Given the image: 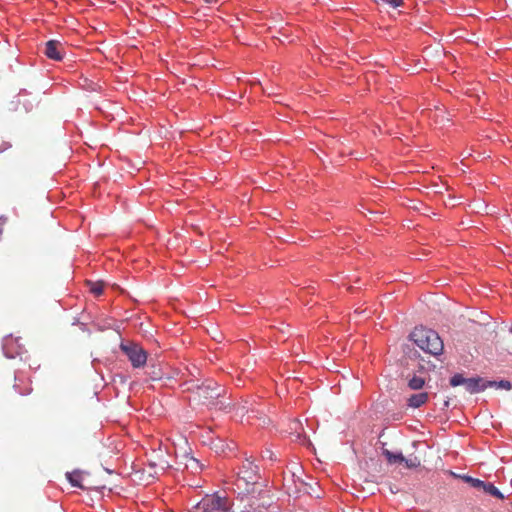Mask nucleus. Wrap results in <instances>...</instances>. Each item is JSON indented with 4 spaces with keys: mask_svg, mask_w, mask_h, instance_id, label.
Listing matches in <instances>:
<instances>
[{
    "mask_svg": "<svg viewBox=\"0 0 512 512\" xmlns=\"http://www.w3.org/2000/svg\"><path fill=\"white\" fill-rule=\"evenodd\" d=\"M410 338L420 349L431 355L437 356L443 352V341L434 330L416 327Z\"/></svg>",
    "mask_w": 512,
    "mask_h": 512,
    "instance_id": "nucleus-1",
    "label": "nucleus"
},
{
    "mask_svg": "<svg viewBox=\"0 0 512 512\" xmlns=\"http://www.w3.org/2000/svg\"><path fill=\"white\" fill-rule=\"evenodd\" d=\"M195 399L204 405L215 406L219 409H225L226 405L218 399L223 397L225 389L212 380L204 382L202 385L197 386L194 392Z\"/></svg>",
    "mask_w": 512,
    "mask_h": 512,
    "instance_id": "nucleus-2",
    "label": "nucleus"
},
{
    "mask_svg": "<svg viewBox=\"0 0 512 512\" xmlns=\"http://www.w3.org/2000/svg\"><path fill=\"white\" fill-rule=\"evenodd\" d=\"M259 478L258 467L254 464L253 457L250 456L245 459L238 472L236 485L239 489L243 488L246 493H255L258 488Z\"/></svg>",
    "mask_w": 512,
    "mask_h": 512,
    "instance_id": "nucleus-3",
    "label": "nucleus"
},
{
    "mask_svg": "<svg viewBox=\"0 0 512 512\" xmlns=\"http://www.w3.org/2000/svg\"><path fill=\"white\" fill-rule=\"evenodd\" d=\"M230 502L228 498L217 494L206 495L192 508V512H228Z\"/></svg>",
    "mask_w": 512,
    "mask_h": 512,
    "instance_id": "nucleus-4",
    "label": "nucleus"
},
{
    "mask_svg": "<svg viewBox=\"0 0 512 512\" xmlns=\"http://www.w3.org/2000/svg\"><path fill=\"white\" fill-rule=\"evenodd\" d=\"M121 350L128 357L134 368H139L145 365L147 361V354L146 351L138 344H121Z\"/></svg>",
    "mask_w": 512,
    "mask_h": 512,
    "instance_id": "nucleus-5",
    "label": "nucleus"
},
{
    "mask_svg": "<svg viewBox=\"0 0 512 512\" xmlns=\"http://www.w3.org/2000/svg\"><path fill=\"white\" fill-rule=\"evenodd\" d=\"M43 53L51 60L61 61L65 56V44L60 40H49L45 43Z\"/></svg>",
    "mask_w": 512,
    "mask_h": 512,
    "instance_id": "nucleus-6",
    "label": "nucleus"
},
{
    "mask_svg": "<svg viewBox=\"0 0 512 512\" xmlns=\"http://www.w3.org/2000/svg\"><path fill=\"white\" fill-rule=\"evenodd\" d=\"M19 340L20 338L13 336H8L4 339L3 350L8 357L14 358L15 355H21L23 353L24 348L22 344L19 343Z\"/></svg>",
    "mask_w": 512,
    "mask_h": 512,
    "instance_id": "nucleus-7",
    "label": "nucleus"
},
{
    "mask_svg": "<svg viewBox=\"0 0 512 512\" xmlns=\"http://www.w3.org/2000/svg\"><path fill=\"white\" fill-rule=\"evenodd\" d=\"M465 389L471 394L478 393L487 388V382H484L482 378H467L465 382Z\"/></svg>",
    "mask_w": 512,
    "mask_h": 512,
    "instance_id": "nucleus-8",
    "label": "nucleus"
},
{
    "mask_svg": "<svg viewBox=\"0 0 512 512\" xmlns=\"http://www.w3.org/2000/svg\"><path fill=\"white\" fill-rule=\"evenodd\" d=\"M428 401V393L421 392L413 394L408 398V405L412 408H419Z\"/></svg>",
    "mask_w": 512,
    "mask_h": 512,
    "instance_id": "nucleus-9",
    "label": "nucleus"
},
{
    "mask_svg": "<svg viewBox=\"0 0 512 512\" xmlns=\"http://www.w3.org/2000/svg\"><path fill=\"white\" fill-rule=\"evenodd\" d=\"M66 478L72 486L78 487L80 489H84V486L81 484V472L80 471L75 470L73 472H67Z\"/></svg>",
    "mask_w": 512,
    "mask_h": 512,
    "instance_id": "nucleus-10",
    "label": "nucleus"
},
{
    "mask_svg": "<svg viewBox=\"0 0 512 512\" xmlns=\"http://www.w3.org/2000/svg\"><path fill=\"white\" fill-rule=\"evenodd\" d=\"M383 453L390 464L402 463L405 460V457L402 455V453H392L389 450H384Z\"/></svg>",
    "mask_w": 512,
    "mask_h": 512,
    "instance_id": "nucleus-11",
    "label": "nucleus"
},
{
    "mask_svg": "<svg viewBox=\"0 0 512 512\" xmlns=\"http://www.w3.org/2000/svg\"><path fill=\"white\" fill-rule=\"evenodd\" d=\"M483 490L487 494H489L491 496H494V497H496L498 499H503L504 498L503 494L492 483H486L485 482Z\"/></svg>",
    "mask_w": 512,
    "mask_h": 512,
    "instance_id": "nucleus-12",
    "label": "nucleus"
},
{
    "mask_svg": "<svg viewBox=\"0 0 512 512\" xmlns=\"http://www.w3.org/2000/svg\"><path fill=\"white\" fill-rule=\"evenodd\" d=\"M487 387H497V388H503V389L509 390V389H511L512 385L507 380H501L499 382H497V381H488L487 382Z\"/></svg>",
    "mask_w": 512,
    "mask_h": 512,
    "instance_id": "nucleus-13",
    "label": "nucleus"
},
{
    "mask_svg": "<svg viewBox=\"0 0 512 512\" xmlns=\"http://www.w3.org/2000/svg\"><path fill=\"white\" fill-rule=\"evenodd\" d=\"M425 384V381L421 377L414 376L408 383L409 387L413 390L421 389Z\"/></svg>",
    "mask_w": 512,
    "mask_h": 512,
    "instance_id": "nucleus-14",
    "label": "nucleus"
},
{
    "mask_svg": "<svg viewBox=\"0 0 512 512\" xmlns=\"http://www.w3.org/2000/svg\"><path fill=\"white\" fill-rule=\"evenodd\" d=\"M87 284L90 286V291L95 294L96 296H99L103 292V283L102 282H91L88 281Z\"/></svg>",
    "mask_w": 512,
    "mask_h": 512,
    "instance_id": "nucleus-15",
    "label": "nucleus"
},
{
    "mask_svg": "<svg viewBox=\"0 0 512 512\" xmlns=\"http://www.w3.org/2000/svg\"><path fill=\"white\" fill-rule=\"evenodd\" d=\"M235 409L237 410V412H240L241 415H244L245 413H249V412L259 413V410H256L253 407H249L247 405V401L244 404H238L237 406H235Z\"/></svg>",
    "mask_w": 512,
    "mask_h": 512,
    "instance_id": "nucleus-16",
    "label": "nucleus"
},
{
    "mask_svg": "<svg viewBox=\"0 0 512 512\" xmlns=\"http://www.w3.org/2000/svg\"><path fill=\"white\" fill-rule=\"evenodd\" d=\"M463 479L466 482L470 483L472 487L478 488V489H483L484 484H485L484 481H482L480 479L472 478L470 476H463Z\"/></svg>",
    "mask_w": 512,
    "mask_h": 512,
    "instance_id": "nucleus-17",
    "label": "nucleus"
},
{
    "mask_svg": "<svg viewBox=\"0 0 512 512\" xmlns=\"http://www.w3.org/2000/svg\"><path fill=\"white\" fill-rule=\"evenodd\" d=\"M466 379L467 378H464L462 374H455L450 379V385L453 387L465 385Z\"/></svg>",
    "mask_w": 512,
    "mask_h": 512,
    "instance_id": "nucleus-18",
    "label": "nucleus"
},
{
    "mask_svg": "<svg viewBox=\"0 0 512 512\" xmlns=\"http://www.w3.org/2000/svg\"><path fill=\"white\" fill-rule=\"evenodd\" d=\"M185 466L186 468H191L194 471L200 468L198 460L195 459L194 457H187V462Z\"/></svg>",
    "mask_w": 512,
    "mask_h": 512,
    "instance_id": "nucleus-19",
    "label": "nucleus"
},
{
    "mask_svg": "<svg viewBox=\"0 0 512 512\" xmlns=\"http://www.w3.org/2000/svg\"><path fill=\"white\" fill-rule=\"evenodd\" d=\"M407 468H417L420 466V460L417 457L409 458L403 461Z\"/></svg>",
    "mask_w": 512,
    "mask_h": 512,
    "instance_id": "nucleus-20",
    "label": "nucleus"
},
{
    "mask_svg": "<svg viewBox=\"0 0 512 512\" xmlns=\"http://www.w3.org/2000/svg\"><path fill=\"white\" fill-rule=\"evenodd\" d=\"M375 3L383 2L393 8H398L403 5V0H373Z\"/></svg>",
    "mask_w": 512,
    "mask_h": 512,
    "instance_id": "nucleus-21",
    "label": "nucleus"
},
{
    "mask_svg": "<svg viewBox=\"0 0 512 512\" xmlns=\"http://www.w3.org/2000/svg\"><path fill=\"white\" fill-rule=\"evenodd\" d=\"M11 148V144L9 142H6L4 140H0V152H4Z\"/></svg>",
    "mask_w": 512,
    "mask_h": 512,
    "instance_id": "nucleus-22",
    "label": "nucleus"
},
{
    "mask_svg": "<svg viewBox=\"0 0 512 512\" xmlns=\"http://www.w3.org/2000/svg\"><path fill=\"white\" fill-rule=\"evenodd\" d=\"M262 505L263 506H271L270 498L268 497V500L264 501Z\"/></svg>",
    "mask_w": 512,
    "mask_h": 512,
    "instance_id": "nucleus-23",
    "label": "nucleus"
},
{
    "mask_svg": "<svg viewBox=\"0 0 512 512\" xmlns=\"http://www.w3.org/2000/svg\"><path fill=\"white\" fill-rule=\"evenodd\" d=\"M206 3H213L215 0H204Z\"/></svg>",
    "mask_w": 512,
    "mask_h": 512,
    "instance_id": "nucleus-24",
    "label": "nucleus"
},
{
    "mask_svg": "<svg viewBox=\"0 0 512 512\" xmlns=\"http://www.w3.org/2000/svg\"><path fill=\"white\" fill-rule=\"evenodd\" d=\"M510 332L512 333V325H511V328H510Z\"/></svg>",
    "mask_w": 512,
    "mask_h": 512,
    "instance_id": "nucleus-25",
    "label": "nucleus"
}]
</instances>
